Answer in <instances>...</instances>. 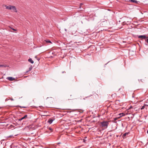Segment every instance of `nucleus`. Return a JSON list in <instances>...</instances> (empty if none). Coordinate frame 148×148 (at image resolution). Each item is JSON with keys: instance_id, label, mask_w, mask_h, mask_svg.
Here are the masks:
<instances>
[{"instance_id": "nucleus-1", "label": "nucleus", "mask_w": 148, "mask_h": 148, "mask_svg": "<svg viewBox=\"0 0 148 148\" xmlns=\"http://www.w3.org/2000/svg\"><path fill=\"white\" fill-rule=\"evenodd\" d=\"M109 125L108 122L107 121H104L101 123L102 127L104 128H106Z\"/></svg>"}, {"instance_id": "nucleus-2", "label": "nucleus", "mask_w": 148, "mask_h": 148, "mask_svg": "<svg viewBox=\"0 0 148 148\" xmlns=\"http://www.w3.org/2000/svg\"><path fill=\"white\" fill-rule=\"evenodd\" d=\"M147 37V36H145V35H140L138 36V38H141L142 40L145 39V41Z\"/></svg>"}, {"instance_id": "nucleus-3", "label": "nucleus", "mask_w": 148, "mask_h": 148, "mask_svg": "<svg viewBox=\"0 0 148 148\" xmlns=\"http://www.w3.org/2000/svg\"><path fill=\"white\" fill-rule=\"evenodd\" d=\"M27 118V115H25L24 116L22 117L21 118L19 119H18V120L19 121H21L23 119H26Z\"/></svg>"}, {"instance_id": "nucleus-4", "label": "nucleus", "mask_w": 148, "mask_h": 148, "mask_svg": "<svg viewBox=\"0 0 148 148\" xmlns=\"http://www.w3.org/2000/svg\"><path fill=\"white\" fill-rule=\"evenodd\" d=\"M55 120V118H50L49 119L48 121V123L49 124H51L52 123L53 121Z\"/></svg>"}, {"instance_id": "nucleus-5", "label": "nucleus", "mask_w": 148, "mask_h": 148, "mask_svg": "<svg viewBox=\"0 0 148 148\" xmlns=\"http://www.w3.org/2000/svg\"><path fill=\"white\" fill-rule=\"evenodd\" d=\"M11 10H12L14 12H17L16 8L15 6L11 5Z\"/></svg>"}, {"instance_id": "nucleus-6", "label": "nucleus", "mask_w": 148, "mask_h": 148, "mask_svg": "<svg viewBox=\"0 0 148 148\" xmlns=\"http://www.w3.org/2000/svg\"><path fill=\"white\" fill-rule=\"evenodd\" d=\"M7 79L9 81H12L14 79V78L12 77H7Z\"/></svg>"}, {"instance_id": "nucleus-7", "label": "nucleus", "mask_w": 148, "mask_h": 148, "mask_svg": "<svg viewBox=\"0 0 148 148\" xmlns=\"http://www.w3.org/2000/svg\"><path fill=\"white\" fill-rule=\"evenodd\" d=\"M11 5H9V6H7L6 5H5V8L6 9L10 10H11Z\"/></svg>"}, {"instance_id": "nucleus-8", "label": "nucleus", "mask_w": 148, "mask_h": 148, "mask_svg": "<svg viewBox=\"0 0 148 148\" xmlns=\"http://www.w3.org/2000/svg\"><path fill=\"white\" fill-rule=\"evenodd\" d=\"M28 61L30 62L32 64H33L34 62V61L32 60V59L31 58H29L28 60Z\"/></svg>"}, {"instance_id": "nucleus-9", "label": "nucleus", "mask_w": 148, "mask_h": 148, "mask_svg": "<svg viewBox=\"0 0 148 148\" xmlns=\"http://www.w3.org/2000/svg\"><path fill=\"white\" fill-rule=\"evenodd\" d=\"M46 42L47 43H52V42L50 40H44V41L43 42V43H45L44 42Z\"/></svg>"}, {"instance_id": "nucleus-10", "label": "nucleus", "mask_w": 148, "mask_h": 148, "mask_svg": "<svg viewBox=\"0 0 148 148\" xmlns=\"http://www.w3.org/2000/svg\"><path fill=\"white\" fill-rule=\"evenodd\" d=\"M8 66L5 64H1L0 65V67H7Z\"/></svg>"}, {"instance_id": "nucleus-11", "label": "nucleus", "mask_w": 148, "mask_h": 148, "mask_svg": "<svg viewBox=\"0 0 148 148\" xmlns=\"http://www.w3.org/2000/svg\"><path fill=\"white\" fill-rule=\"evenodd\" d=\"M130 1L134 3H137V1L135 0H130Z\"/></svg>"}, {"instance_id": "nucleus-12", "label": "nucleus", "mask_w": 148, "mask_h": 148, "mask_svg": "<svg viewBox=\"0 0 148 148\" xmlns=\"http://www.w3.org/2000/svg\"><path fill=\"white\" fill-rule=\"evenodd\" d=\"M130 1L134 3H137V1L135 0H130Z\"/></svg>"}, {"instance_id": "nucleus-13", "label": "nucleus", "mask_w": 148, "mask_h": 148, "mask_svg": "<svg viewBox=\"0 0 148 148\" xmlns=\"http://www.w3.org/2000/svg\"><path fill=\"white\" fill-rule=\"evenodd\" d=\"M119 115H120V117H122L124 115V114L123 113H121L119 114Z\"/></svg>"}, {"instance_id": "nucleus-14", "label": "nucleus", "mask_w": 148, "mask_h": 148, "mask_svg": "<svg viewBox=\"0 0 148 148\" xmlns=\"http://www.w3.org/2000/svg\"><path fill=\"white\" fill-rule=\"evenodd\" d=\"M128 132H126L125 133H124L123 135V137H125V136L127 135H128Z\"/></svg>"}, {"instance_id": "nucleus-15", "label": "nucleus", "mask_w": 148, "mask_h": 148, "mask_svg": "<svg viewBox=\"0 0 148 148\" xmlns=\"http://www.w3.org/2000/svg\"><path fill=\"white\" fill-rule=\"evenodd\" d=\"M120 101L119 100H116V101H115V102L116 103V104H119V102H120Z\"/></svg>"}, {"instance_id": "nucleus-16", "label": "nucleus", "mask_w": 148, "mask_h": 148, "mask_svg": "<svg viewBox=\"0 0 148 148\" xmlns=\"http://www.w3.org/2000/svg\"><path fill=\"white\" fill-rule=\"evenodd\" d=\"M145 42L148 44V36H147Z\"/></svg>"}, {"instance_id": "nucleus-17", "label": "nucleus", "mask_w": 148, "mask_h": 148, "mask_svg": "<svg viewBox=\"0 0 148 148\" xmlns=\"http://www.w3.org/2000/svg\"><path fill=\"white\" fill-rule=\"evenodd\" d=\"M32 69V66H31V67H30L29 68V71H30Z\"/></svg>"}, {"instance_id": "nucleus-18", "label": "nucleus", "mask_w": 148, "mask_h": 148, "mask_svg": "<svg viewBox=\"0 0 148 148\" xmlns=\"http://www.w3.org/2000/svg\"><path fill=\"white\" fill-rule=\"evenodd\" d=\"M12 137H13V136H12V135H10V136H8V137H8V138H10H10H12Z\"/></svg>"}, {"instance_id": "nucleus-19", "label": "nucleus", "mask_w": 148, "mask_h": 148, "mask_svg": "<svg viewBox=\"0 0 148 148\" xmlns=\"http://www.w3.org/2000/svg\"><path fill=\"white\" fill-rule=\"evenodd\" d=\"M83 3H80V8L81 10H82V9H81V5H83Z\"/></svg>"}, {"instance_id": "nucleus-20", "label": "nucleus", "mask_w": 148, "mask_h": 148, "mask_svg": "<svg viewBox=\"0 0 148 148\" xmlns=\"http://www.w3.org/2000/svg\"><path fill=\"white\" fill-rule=\"evenodd\" d=\"M49 129L50 130H52V129L50 127L49 128Z\"/></svg>"}, {"instance_id": "nucleus-21", "label": "nucleus", "mask_w": 148, "mask_h": 148, "mask_svg": "<svg viewBox=\"0 0 148 148\" xmlns=\"http://www.w3.org/2000/svg\"><path fill=\"white\" fill-rule=\"evenodd\" d=\"M9 99H8V98H6V99H5V101H8V100H9Z\"/></svg>"}, {"instance_id": "nucleus-22", "label": "nucleus", "mask_w": 148, "mask_h": 148, "mask_svg": "<svg viewBox=\"0 0 148 148\" xmlns=\"http://www.w3.org/2000/svg\"><path fill=\"white\" fill-rule=\"evenodd\" d=\"M145 107L144 106H143L141 108V109H143Z\"/></svg>"}, {"instance_id": "nucleus-23", "label": "nucleus", "mask_w": 148, "mask_h": 148, "mask_svg": "<svg viewBox=\"0 0 148 148\" xmlns=\"http://www.w3.org/2000/svg\"><path fill=\"white\" fill-rule=\"evenodd\" d=\"M10 99L11 100V101H13L14 100V99H13L12 98H11Z\"/></svg>"}, {"instance_id": "nucleus-24", "label": "nucleus", "mask_w": 148, "mask_h": 148, "mask_svg": "<svg viewBox=\"0 0 148 148\" xmlns=\"http://www.w3.org/2000/svg\"><path fill=\"white\" fill-rule=\"evenodd\" d=\"M126 1H130V0H125Z\"/></svg>"}, {"instance_id": "nucleus-25", "label": "nucleus", "mask_w": 148, "mask_h": 148, "mask_svg": "<svg viewBox=\"0 0 148 148\" xmlns=\"http://www.w3.org/2000/svg\"><path fill=\"white\" fill-rule=\"evenodd\" d=\"M29 72V71H27L26 72V73H27L28 72Z\"/></svg>"}, {"instance_id": "nucleus-26", "label": "nucleus", "mask_w": 148, "mask_h": 148, "mask_svg": "<svg viewBox=\"0 0 148 148\" xmlns=\"http://www.w3.org/2000/svg\"><path fill=\"white\" fill-rule=\"evenodd\" d=\"M62 73H65V71H63L62 72Z\"/></svg>"}, {"instance_id": "nucleus-27", "label": "nucleus", "mask_w": 148, "mask_h": 148, "mask_svg": "<svg viewBox=\"0 0 148 148\" xmlns=\"http://www.w3.org/2000/svg\"><path fill=\"white\" fill-rule=\"evenodd\" d=\"M65 31L66 32L67 31V29H65Z\"/></svg>"}, {"instance_id": "nucleus-28", "label": "nucleus", "mask_w": 148, "mask_h": 148, "mask_svg": "<svg viewBox=\"0 0 148 148\" xmlns=\"http://www.w3.org/2000/svg\"><path fill=\"white\" fill-rule=\"evenodd\" d=\"M22 108H25L26 107H22Z\"/></svg>"}, {"instance_id": "nucleus-29", "label": "nucleus", "mask_w": 148, "mask_h": 148, "mask_svg": "<svg viewBox=\"0 0 148 148\" xmlns=\"http://www.w3.org/2000/svg\"><path fill=\"white\" fill-rule=\"evenodd\" d=\"M13 30L14 31H16V30L14 29H13Z\"/></svg>"}, {"instance_id": "nucleus-30", "label": "nucleus", "mask_w": 148, "mask_h": 148, "mask_svg": "<svg viewBox=\"0 0 148 148\" xmlns=\"http://www.w3.org/2000/svg\"><path fill=\"white\" fill-rule=\"evenodd\" d=\"M147 133H148V130L147 131Z\"/></svg>"}, {"instance_id": "nucleus-31", "label": "nucleus", "mask_w": 148, "mask_h": 148, "mask_svg": "<svg viewBox=\"0 0 148 148\" xmlns=\"http://www.w3.org/2000/svg\"><path fill=\"white\" fill-rule=\"evenodd\" d=\"M146 106H148V105H146Z\"/></svg>"}]
</instances>
